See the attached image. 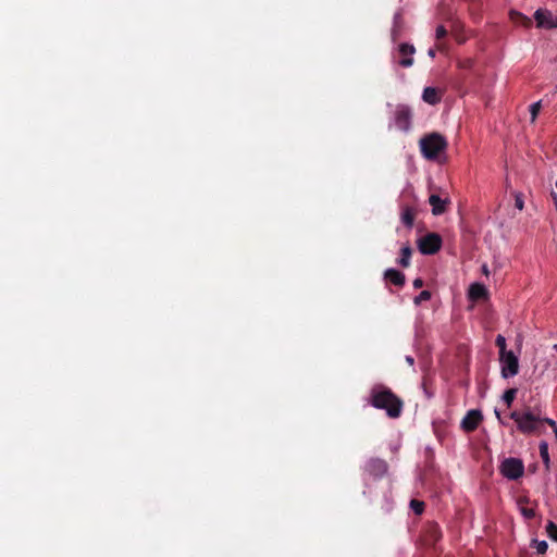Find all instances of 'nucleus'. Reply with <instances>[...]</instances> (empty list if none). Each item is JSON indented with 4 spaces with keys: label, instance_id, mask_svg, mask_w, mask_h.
I'll return each instance as SVG.
<instances>
[{
    "label": "nucleus",
    "instance_id": "obj_1",
    "mask_svg": "<svg viewBox=\"0 0 557 557\" xmlns=\"http://www.w3.org/2000/svg\"><path fill=\"white\" fill-rule=\"evenodd\" d=\"M369 404L376 409L385 410L392 419L400 417L403 411L401 399L384 385H375L371 388Z\"/></svg>",
    "mask_w": 557,
    "mask_h": 557
},
{
    "label": "nucleus",
    "instance_id": "obj_2",
    "mask_svg": "<svg viewBox=\"0 0 557 557\" xmlns=\"http://www.w3.org/2000/svg\"><path fill=\"white\" fill-rule=\"evenodd\" d=\"M447 148L448 141L446 137L440 133L432 132L420 138V151L422 156L428 161L438 165L447 162Z\"/></svg>",
    "mask_w": 557,
    "mask_h": 557
},
{
    "label": "nucleus",
    "instance_id": "obj_3",
    "mask_svg": "<svg viewBox=\"0 0 557 557\" xmlns=\"http://www.w3.org/2000/svg\"><path fill=\"white\" fill-rule=\"evenodd\" d=\"M510 418L516 422L518 430L523 434H531L537 431L542 419L530 410L525 412L512 411Z\"/></svg>",
    "mask_w": 557,
    "mask_h": 557
},
{
    "label": "nucleus",
    "instance_id": "obj_4",
    "mask_svg": "<svg viewBox=\"0 0 557 557\" xmlns=\"http://www.w3.org/2000/svg\"><path fill=\"white\" fill-rule=\"evenodd\" d=\"M499 472L508 480H518L524 473V465L521 459L509 457L502 461Z\"/></svg>",
    "mask_w": 557,
    "mask_h": 557
},
{
    "label": "nucleus",
    "instance_id": "obj_5",
    "mask_svg": "<svg viewBox=\"0 0 557 557\" xmlns=\"http://www.w3.org/2000/svg\"><path fill=\"white\" fill-rule=\"evenodd\" d=\"M443 246V238L438 233L429 232L420 236V253L432 256L437 253Z\"/></svg>",
    "mask_w": 557,
    "mask_h": 557
},
{
    "label": "nucleus",
    "instance_id": "obj_6",
    "mask_svg": "<svg viewBox=\"0 0 557 557\" xmlns=\"http://www.w3.org/2000/svg\"><path fill=\"white\" fill-rule=\"evenodd\" d=\"M499 362L502 366V375L503 377H511L515 376L519 371V361L517 356L509 351L507 354H500Z\"/></svg>",
    "mask_w": 557,
    "mask_h": 557
},
{
    "label": "nucleus",
    "instance_id": "obj_7",
    "mask_svg": "<svg viewBox=\"0 0 557 557\" xmlns=\"http://www.w3.org/2000/svg\"><path fill=\"white\" fill-rule=\"evenodd\" d=\"M534 18L539 28H557V16L546 9L536 10Z\"/></svg>",
    "mask_w": 557,
    "mask_h": 557
},
{
    "label": "nucleus",
    "instance_id": "obj_8",
    "mask_svg": "<svg viewBox=\"0 0 557 557\" xmlns=\"http://www.w3.org/2000/svg\"><path fill=\"white\" fill-rule=\"evenodd\" d=\"M395 124L401 131H408L411 124L412 112L409 107L399 104L395 110Z\"/></svg>",
    "mask_w": 557,
    "mask_h": 557
},
{
    "label": "nucleus",
    "instance_id": "obj_9",
    "mask_svg": "<svg viewBox=\"0 0 557 557\" xmlns=\"http://www.w3.org/2000/svg\"><path fill=\"white\" fill-rule=\"evenodd\" d=\"M387 469L386 461L380 458H371L364 467V470L374 478H382L387 472Z\"/></svg>",
    "mask_w": 557,
    "mask_h": 557
},
{
    "label": "nucleus",
    "instance_id": "obj_10",
    "mask_svg": "<svg viewBox=\"0 0 557 557\" xmlns=\"http://www.w3.org/2000/svg\"><path fill=\"white\" fill-rule=\"evenodd\" d=\"M482 420L483 416L480 410H470L462 419L461 428L466 432H472L479 426Z\"/></svg>",
    "mask_w": 557,
    "mask_h": 557
},
{
    "label": "nucleus",
    "instance_id": "obj_11",
    "mask_svg": "<svg viewBox=\"0 0 557 557\" xmlns=\"http://www.w3.org/2000/svg\"><path fill=\"white\" fill-rule=\"evenodd\" d=\"M429 203L432 207V213L434 215H441L446 212L449 199L441 198L438 195L432 194L429 197Z\"/></svg>",
    "mask_w": 557,
    "mask_h": 557
},
{
    "label": "nucleus",
    "instance_id": "obj_12",
    "mask_svg": "<svg viewBox=\"0 0 557 557\" xmlns=\"http://www.w3.org/2000/svg\"><path fill=\"white\" fill-rule=\"evenodd\" d=\"M416 49L414 46L408 45V44H401L399 46L398 53L400 55V59L398 60V63L404 66H410L413 64L412 54L414 53Z\"/></svg>",
    "mask_w": 557,
    "mask_h": 557
},
{
    "label": "nucleus",
    "instance_id": "obj_13",
    "mask_svg": "<svg viewBox=\"0 0 557 557\" xmlns=\"http://www.w3.org/2000/svg\"><path fill=\"white\" fill-rule=\"evenodd\" d=\"M444 96V89L437 87H426L422 92V99L429 104H436L441 102Z\"/></svg>",
    "mask_w": 557,
    "mask_h": 557
},
{
    "label": "nucleus",
    "instance_id": "obj_14",
    "mask_svg": "<svg viewBox=\"0 0 557 557\" xmlns=\"http://www.w3.org/2000/svg\"><path fill=\"white\" fill-rule=\"evenodd\" d=\"M518 507H519V510L521 512V515L525 518V519H532L535 517V505L532 504L529 498L527 497H521L518 499Z\"/></svg>",
    "mask_w": 557,
    "mask_h": 557
},
{
    "label": "nucleus",
    "instance_id": "obj_15",
    "mask_svg": "<svg viewBox=\"0 0 557 557\" xmlns=\"http://www.w3.org/2000/svg\"><path fill=\"white\" fill-rule=\"evenodd\" d=\"M384 278L395 286H403L405 284V275L395 269L386 270L384 273Z\"/></svg>",
    "mask_w": 557,
    "mask_h": 557
},
{
    "label": "nucleus",
    "instance_id": "obj_16",
    "mask_svg": "<svg viewBox=\"0 0 557 557\" xmlns=\"http://www.w3.org/2000/svg\"><path fill=\"white\" fill-rule=\"evenodd\" d=\"M486 288L484 285L480 284V283H474V284H471L470 285V288H469V298L471 300H479V299H482L486 296Z\"/></svg>",
    "mask_w": 557,
    "mask_h": 557
},
{
    "label": "nucleus",
    "instance_id": "obj_17",
    "mask_svg": "<svg viewBox=\"0 0 557 557\" xmlns=\"http://www.w3.org/2000/svg\"><path fill=\"white\" fill-rule=\"evenodd\" d=\"M510 20L516 24V25H519V26H523L525 28H529L531 25H532V20L527 16V15H523L522 13L520 12H517V11H510Z\"/></svg>",
    "mask_w": 557,
    "mask_h": 557
},
{
    "label": "nucleus",
    "instance_id": "obj_18",
    "mask_svg": "<svg viewBox=\"0 0 557 557\" xmlns=\"http://www.w3.org/2000/svg\"><path fill=\"white\" fill-rule=\"evenodd\" d=\"M440 535H441V533H440L437 525L433 524V523H429L428 530H426V535H425V542L428 544L435 543L440 539Z\"/></svg>",
    "mask_w": 557,
    "mask_h": 557
},
{
    "label": "nucleus",
    "instance_id": "obj_19",
    "mask_svg": "<svg viewBox=\"0 0 557 557\" xmlns=\"http://www.w3.org/2000/svg\"><path fill=\"white\" fill-rule=\"evenodd\" d=\"M540 455H541V458L544 462L546 470H549L550 459H549V454H548V444L545 441H542L540 443Z\"/></svg>",
    "mask_w": 557,
    "mask_h": 557
},
{
    "label": "nucleus",
    "instance_id": "obj_20",
    "mask_svg": "<svg viewBox=\"0 0 557 557\" xmlns=\"http://www.w3.org/2000/svg\"><path fill=\"white\" fill-rule=\"evenodd\" d=\"M414 219V212L411 208H406L403 212L401 220L407 226H412Z\"/></svg>",
    "mask_w": 557,
    "mask_h": 557
},
{
    "label": "nucleus",
    "instance_id": "obj_21",
    "mask_svg": "<svg viewBox=\"0 0 557 557\" xmlns=\"http://www.w3.org/2000/svg\"><path fill=\"white\" fill-rule=\"evenodd\" d=\"M410 257H411V249L409 247H404L401 249V256L398 260L399 264L405 268L408 267Z\"/></svg>",
    "mask_w": 557,
    "mask_h": 557
},
{
    "label": "nucleus",
    "instance_id": "obj_22",
    "mask_svg": "<svg viewBox=\"0 0 557 557\" xmlns=\"http://www.w3.org/2000/svg\"><path fill=\"white\" fill-rule=\"evenodd\" d=\"M516 394H517L516 388H509L504 393L503 400L506 403L508 408L512 405Z\"/></svg>",
    "mask_w": 557,
    "mask_h": 557
},
{
    "label": "nucleus",
    "instance_id": "obj_23",
    "mask_svg": "<svg viewBox=\"0 0 557 557\" xmlns=\"http://www.w3.org/2000/svg\"><path fill=\"white\" fill-rule=\"evenodd\" d=\"M532 546L536 549L539 554H545L548 548V545L545 541L537 540H533Z\"/></svg>",
    "mask_w": 557,
    "mask_h": 557
},
{
    "label": "nucleus",
    "instance_id": "obj_24",
    "mask_svg": "<svg viewBox=\"0 0 557 557\" xmlns=\"http://www.w3.org/2000/svg\"><path fill=\"white\" fill-rule=\"evenodd\" d=\"M546 533L553 540L557 542V525L549 521L546 525Z\"/></svg>",
    "mask_w": 557,
    "mask_h": 557
},
{
    "label": "nucleus",
    "instance_id": "obj_25",
    "mask_svg": "<svg viewBox=\"0 0 557 557\" xmlns=\"http://www.w3.org/2000/svg\"><path fill=\"white\" fill-rule=\"evenodd\" d=\"M496 345L497 347L499 348V355L500 354H507L508 351L506 350V338L503 336V335H497L496 337Z\"/></svg>",
    "mask_w": 557,
    "mask_h": 557
},
{
    "label": "nucleus",
    "instance_id": "obj_26",
    "mask_svg": "<svg viewBox=\"0 0 557 557\" xmlns=\"http://www.w3.org/2000/svg\"><path fill=\"white\" fill-rule=\"evenodd\" d=\"M541 110V102H534L530 107V113H531V121L534 122L539 115V112Z\"/></svg>",
    "mask_w": 557,
    "mask_h": 557
},
{
    "label": "nucleus",
    "instance_id": "obj_27",
    "mask_svg": "<svg viewBox=\"0 0 557 557\" xmlns=\"http://www.w3.org/2000/svg\"><path fill=\"white\" fill-rule=\"evenodd\" d=\"M472 65H473V60H472V59H470V58H467V59H465V60H460V61L458 62V66H459L460 69H467V70H468V69H471V67H472Z\"/></svg>",
    "mask_w": 557,
    "mask_h": 557
},
{
    "label": "nucleus",
    "instance_id": "obj_28",
    "mask_svg": "<svg viewBox=\"0 0 557 557\" xmlns=\"http://www.w3.org/2000/svg\"><path fill=\"white\" fill-rule=\"evenodd\" d=\"M447 34L446 28L443 25H440L436 27V38L441 39L444 38Z\"/></svg>",
    "mask_w": 557,
    "mask_h": 557
},
{
    "label": "nucleus",
    "instance_id": "obj_29",
    "mask_svg": "<svg viewBox=\"0 0 557 557\" xmlns=\"http://www.w3.org/2000/svg\"><path fill=\"white\" fill-rule=\"evenodd\" d=\"M515 205L518 210L523 209V200L520 194L516 195Z\"/></svg>",
    "mask_w": 557,
    "mask_h": 557
},
{
    "label": "nucleus",
    "instance_id": "obj_30",
    "mask_svg": "<svg viewBox=\"0 0 557 557\" xmlns=\"http://www.w3.org/2000/svg\"><path fill=\"white\" fill-rule=\"evenodd\" d=\"M410 509L413 511L414 515H418V498L413 497L411 500H410Z\"/></svg>",
    "mask_w": 557,
    "mask_h": 557
},
{
    "label": "nucleus",
    "instance_id": "obj_31",
    "mask_svg": "<svg viewBox=\"0 0 557 557\" xmlns=\"http://www.w3.org/2000/svg\"><path fill=\"white\" fill-rule=\"evenodd\" d=\"M431 298V293L429 290L420 292V301L429 300Z\"/></svg>",
    "mask_w": 557,
    "mask_h": 557
},
{
    "label": "nucleus",
    "instance_id": "obj_32",
    "mask_svg": "<svg viewBox=\"0 0 557 557\" xmlns=\"http://www.w3.org/2000/svg\"><path fill=\"white\" fill-rule=\"evenodd\" d=\"M542 422L547 423L553 429V431L556 430V428H557V424L553 419L545 418V419H542Z\"/></svg>",
    "mask_w": 557,
    "mask_h": 557
},
{
    "label": "nucleus",
    "instance_id": "obj_33",
    "mask_svg": "<svg viewBox=\"0 0 557 557\" xmlns=\"http://www.w3.org/2000/svg\"><path fill=\"white\" fill-rule=\"evenodd\" d=\"M406 361L410 364V366H413L414 364V358L412 356H407L406 357Z\"/></svg>",
    "mask_w": 557,
    "mask_h": 557
},
{
    "label": "nucleus",
    "instance_id": "obj_34",
    "mask_svg": "<svg viewBox=\"0 0 557 557\" xmlns=\"http://www.w3.org/2000/svg\"><path fill=\"white\" fill-rule=\"evenodd\" d=\"M418 285H419V282H418V277H417V278H414V280H413V282H412V286H413L414 288H418Z\"/></svg>",
    "mask_w": 557,
    "mask_h": 557
},
{
    "label": "nucleus",
    "instance_id": "obj_35",
    "mask_svg": "<svg viewBox=\"0 0 557 557\" xmlns=\"http://www.w3.org/2000/svg\"><path fill=\"white\" fill-rule=\"evenodd\" d=\"M419 506H420V513L423 511V506L424 504L422 502L419 503Z\"/></svg>",
    "mask_w": 557,
    "mask_h": 557
},
{
    "label": "nucleus",
    "instance_id": "obj_36",
    "mask_svg": "<svg viewBox=\"0 0 557 557\" xmlns=\"http://www.w3.org/2000/svg\"><path fill=\"white\" fill-rule=\"evenodd\" d=\"M424 391H425L426 395L430 397V396H431V393L429 392V389H428V387H426V386H424Z\"/></svg>",
    "mask_w": 557,
    "mask_h": 557
},
{
    "label": "nucleus",
    "instance_id": "obj_37",
    "mask_svg": "<svg viewBox=\"0 0 557 557\" xmlns=\"http://www.w3.org/2000/svg\"><path fill=\"white\" fill-rule=\"evenodd\" d=\"M413 304H414V305H418V296H414V297H413Z\"/></svg>",
    "mask_w": 557,
    "mask_h": 557
},
{
    "label": "nucleus",
    "instance_id": "obj_38",
    "mask_svg": "<svg viewBox=\"0 0 557 557\" xmlns=\"http://www.w3.org/2000/svg\"><path fill=\"white\" fill-rule=\"evenodd\" d=\"M429 54H430L431 57H434V50H432V49H431V50L429 51Z\"/></svg>",
    "mask_w": 557,
    "mask_h": 557
},
{
    "label": "nucleus",
    "instance_id": "obj_39",
    "mask_svg": "<svg viewBox=\"0 0 557 557\" xmlns=\"http://www.w3.org/2000/svg\"><path fill=\"white\" fill-rule=\"evenodd\" d=\"M495 414H496V417H497L498 419H500V414H499V412H498L497 410H495Z\"/></svg>",
    "mask_w": 557,
    "mask_h": 557
},
{
    "label": "nucleus",
    "instance_id": "obj_40",
    "mask_svg": "<svg viewBox=\"0 0 557 557\" xmlns=\"http://www.w3.org/2000/svg\"><path fill=\"white\" fill-rule=\"evenodd\" d=\"M554 433H555V436H556V440H557V428H556V430H554Z\"/></svg>",
    "mask_w": 557,
    "mask_h": 557
},
{
    "label": "nucleus",
    "instance_id": "obj_41",
    "mask_svg": "<svg viewBox=\"0 0 557 557\" xmlns=\"http://www.w3.org/2000/svg\"><path fill=\"white\" fill-rule=\"evenodd\" d=\"M554 349H556V350H557V344H556V345H554Z\"/></svg>",
    "mask_w": 557,
    "mask_h": 557
},
{
    "label": "nucleus",
    "instance_id": "obj_42",
    "mask_svg": "<svg viewBox=\"0 0 557 557\" xmlns=\"http://www.w3.org/2000/svg\"><path fill=\"white\" fill-rule=\"evenodd\" d=\"M556 187H557V181H556Z\"/></svg>",
    "mask_w": 557,
    "mask_h": 557
}]
</instances>
